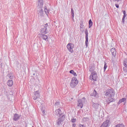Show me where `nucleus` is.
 <instances>
[{"mask_svg": "<svg viewBox=\"0 0 127 127\" xmlns=\"http://www.w3.org/2000/svg\"><path fill=\"white\" fill-rule=\"evenodd\" d=\"M105 95L106 97H113L115 96V90L114 89L110 88L106 90Z\"/></svg>", "mask_w": 127, "mask_h": 127, "instance_id": "f257e3e1", "label": "nucleus"}, {"mask_svg": "<svg viewBox=\"0 0 127 127\" xmlns=\"http://www.w3.org/2000/svg\"><path fill=\"white\" fill-rule=\"evenodd\" d=\"M78 83H79V81L77 80V78L75 77H72L70 83L71 88H75L78 84Z\"/></svg>", "mask_w": 127, "mask_h": 127, "instance_id": "f03ea898", "label": "nucleus"}, {"mask_svg": "<svg viewBox=\"0 0 127 127\" xmlns=\"http://www.w3.org/2000/svg\"><path fill=\"white\" fill-rule=\"evenodd\" d=\"M65 119V115H62V117H60L58 120L56 121V125L58 127H60V125H62V123L64 121Z\"/></svg>", "mask_w": 127, "mask_h": 127, "instance_id": "7ed1b4c3", "label": "nucleus"}, {"mask_svg": "<svg viewBox=\"0 0 127 127\" xmlns=\"http://www.w3.org/2000/svg\"><path fill=\"white\" fill-rule=\"evenodd\" d=\"M85 101L86 99H85V97L82 98L81 99H79L77 101V106L80 109H82V108L84 107V103H85Z\"/></svg>", "mask_w": 127, "mask_h": 127, "instance_id": "20e7f679", "label": "nucleus"}, {"mask_svg": "<svg viewBox=\"0 0 127 127\" xmlns=\"http://www.w3.org/2000/svg\"><path fill=\"white\" fill-rule=\"evenodd\" d=\"M74 45L73 43H68L67 46L66 48H67V50L70 53H73L74 52V51L73 50V48H74Z\"/></svg>", "mask_w": 127, "mask_h": 127, "instance_id": "39448f33", "label": "nucleus"}, {"mask_svg": "<svg viewBox=\"0 0 127 127\" xmlns=\"http://www.w3.org/2000/svg\"><path fill=\"white\" fill-rule=\"evenodd\" d=\"M38 16H44V11L42 9V8L38 7L37 9Z\"/></svg>", "mask_w": 127, "mask_h": 127, "instance_id": "423d86ee", "label": "nucleus"}, {"mask_svg": "<svg viewBox=\"0 0 127 127\" xmlns=\"http://www.w3.org/2000/svg\"><path fill=\"white\" fill-rule=\"evenodd\" d=\"M47 26H48V24L46 23L45 25L44 28L41 29V33L42 35V34H47Z\"/></svg>", "mask_w": 127, "mask_h": 127, "instance_id": "0eeeda50", "label": "nucleus"}, {"mask_svg": "<svg viewBox=\"0 0 127 127\" xmlns=\"http://www.w3.org/2000/svg\"><path fill=\"white\" fill-rule=\"evenodd\" d=\"M85 46L86 48L88 47V44L89 42V38L88 37V29H86L85 30Z\"/></svg>", "mask_w": 127, "mask_h": 127, "instance_id": "6e6552de", "label": "nucleus"}, {"mask_svg": "<svg viewBox=\"0 0 127 127\" xmlns=\"http://www.w3.org/2000/svg\"><path fill=\"white\" fill-rule=\"evenodd\" d=\"M40 97V93H39V91H36L34 92V95L33 96V99L35 101H36L37 100L38 98H39Z\"/></svg>", "mask_w": 127, "mask_h": 127, "instance_id": "1a4fd4ad", "label": "nucleus"}, {"mask_svg": "<svg viewBox=\"0 0 127 127\" xmlns=\"http://www.w3.org/2000/svg\"><path fill=\"white\" fill-rule=\"evenodd\" d=\"M97 73H96V72L94 71L91 72L90 77H92V80H93V81H97Z\"/></svg>", "mask_w": 127, "mask_h": 127, "instance_id": "9d476101", "label": "nucleus"}, {"mask_svg": "<svg viewBox=\"0 0 127 127\" xmlns=\"http://www.w3.org/2000/svg\"><path fill=\"white\" fill-rule=\"evenodd\" d=\"M56 115L60 117H62V115H64V114L62 113L61 110L60 109H58L55 111Z\"/></svg>", "mask_w": 127, "mask_h": 127, "instance_id": "9b49d317", "label": "nucleus"}, {"mask_svg": "<svg viewBox=\"0 0 127 127\" xmlns=\"http://www.w3.org/2000/svg\"><path fill=\"white\" fill-rule=\"evenodd\" d=\"M123 64L125 67L123 68L124 72H127V59H125L123 62Z\"/></svg>", "mask_w": 127, "mask_h": 127, "instance_id": "f8f14e48", "label": "nucleus"}, {"mask_svg": "<svg viewBox=\"0 0 127 127\" xmlns=\"http://www.w3.org/2000/svg\"><path fill=\"white\" fill-rule=\"evenodd\" d=\"M112 55L114 57H116V56L117 55V51H116V48H113L110 50Z\"/></svg>", "mask_w": 127, "mask_h": 127, "instance_id": "ddd939ff", "label": "nucleus"}, {"mask_svg": "<svg viewBox=\"0 0 127 127\" xmlns=\"http://www.w3.org/2000/svg\"><path fill=\"white\" fill-rule=\"evenodd\" d=\"M20 118V116L19 115L17 114H14L13 118V121H15V122H16V121H18V120H19Z\"/></svg>", "mask_w": 127, "mask_h": 127, "instance_id": "4468645a", "label": "nucleus"}, {"mask_svg": "<svg viewBox=\"0 0 127 127\" xmlns=\"http://www.w3.org/2000/svg\"><path fill=\"white\" fill-rule=\"evenodd\" d=\"M43 0H38L37 8H42V6H43Z\"/></svg>", "mask_w": 127, "mask_h": 127, "instance_id": "2eb2a0df", "label": "nucleus"}, {"mask_svg": "<svg viewBox=\"0 0 127 127\" xmlns=\"http://www.w3.org/2000/svg\"><path fill=\"white\" fill-rule=\"evenodd\" d=\"M109 98L106 100V102L107 104H110L112 102H115V99H113V97H109Z\"/></svg>", "mask_w": 127, "mask_h": 127, "instance_id": "dca6fc26", "label": "nucleus"}, {"mask_svg": "<svg viewBox=\"0 0 127 127\" xmlns=\"http://www.w3.org/2000/svg\"><path fill=\"white\" fill-rule=\"evenodd\" d=\"M92 106L95 110H99L100 109V104L99 103H93Z\"/></svg>", "mask_w": 127, "mask_h": 127, "instance_id": "f3484780", "label": "nucleus"}, {"mask_svg": "<svg viewBox=\"0 0 127 127\" xmlns=\"http://www.w3.org/2000/svg\"><path fill=\"white\" fill-rule=\"evenodd\" d=\"M7 85L9 87H12V85H13V81H12V80H8V81L7 82Z\"/></svg>", "mask_w": 127, "mask_h": 127, "instance_id": "a211bd4d", "label": "nucleus"}, {"mask_svg": "<svg viewBox=\"0 0 127 127\" xmlns=\"http://www.w3.org/2000/svg\"><path fill=\"white\" fill-rule=\"evenodd\" d=\"M44 11L46 14V15H47V16H48V14H49V11H50L48 9H47V6H44Z\"/></svg>", "mask_w": 127, "mask_h": 127, "instance_id": "6ab92c4d", "label": "nucleus"}, {"mask_svg": "<svg viewBox=\"0 0 127 127\" xmlns=\"http://www.w3.org/2000/svg\"><path fill=\"white\" fill-rule=\"evenodd\" d=\"M123 12L124 13V15L122 18V22H123V23H125V19L126 18V16H127V14L126 13V10H123Z\"/></svg>", "mask_w": 127, "mask_h": 127, "instance_id": "aec40b11", "label": "nucleus"}, {"mask_svg": "<svg viewBox=\"0 0 127 127\" xmlns=\"http://www.w3.org/2000/svg\"><path fill=\"white\" fill-rule=\"evenodd\" d=\"M42 37L44 40L48 41V36H47V35H45V34H43L42 35Z\"/></svg>", "mask_w": 127, "mask_h": 127, "instance_id": "412c9836", "label": "nucleus"}, {"mask_svg": "<svg viewBox=\"0 0 127 127\" xmlns=\"http://www.w3.org/2000/svg\"><path fill=\"white\" fill-rule=\"evenodd\" d=\"M126 101H127V99H126L125 98H122L121 99L119 100L118 104H122V103H124L126 102Z\"/></svg>", "mask_w": 127, "mask_h": 127, "instance_id": "4be33fe9", "label": "nucleus"}, {"mask_svg": "<svg viewBox=\"0 0 127 127\" xmlns=\"http://www.w3.org/2000/svg\"><path fill=\"white\" fill-rule=\"evenodd\" d=\"M88 23H89L88 27L89 28H91V27L93 26V22L92 21V19H90L89 20Z\"/></svg>", "mask_w": 127, "mask_h": 127, "instance_id": "5701e85b", "label": "nucleus"}, {"mask_svg": "<svg viewBox=\"0 0 127 127\" xmlns=\"http://www.w3.org/2000/svg\"><path fill=\"white\" fill-rule=\"evenodd\" d=\"M90 96H91V97H96V96H97V91L94 90L93 93L90 94Z\"/></svg>", "mask_w": 127, "mask_h": 127, "instance_id": "b1692460", "label": "nucleus"}, {"mask_svg": "<svg viewBox=\"0 0 127 127\" xmlns=\"http://www.w3.org/2000/svg\"><path fill=\"white\" fill-rule=\"evenodd\" d=\"M114 127H126L123 124H119L116 125Z\"/></svg>", "mask_w": 127, "mask_h": 127, "instance_id": "393cba45", "label": "nucleus"}, {"mask_svg": "<svg viewBox=\"0 0 127 127\" xmlns=\"http://www.w3.org/2000/svg\"><path fill=\"white\" fill-rule=\"evenodd\" d=\"M108 67V65H107V63H106V62H105V64H104V71H106L107 68Z\"/></svg>", "mask_w": 127, "mask_h": 127, "instance_id": "a878e982", "label": "nucleus"}, {"mask_svg": "<svg viewBox=\"0 0 127 127\" xmlns=\"http://www.w3.org/2000/svg\"><path fill=\"white\" fill-rule=\"evenodd\" d=\"M71 15L73 17L74 16V10L73 8H71Z\"/></svg>", "mask_w": 127, "mask_h": 127, "instance_id": "bb28decb", "label": "nucleus"}, {"mask_svg": "<svg viewBox=\"0 0 127 127\" xmlns=\"http://www.w3.org/2000/svg\"><path fill=\"white\" fill-rule=\"evenodd\" d=\"M7 77H8V78H9V79H10L11 80H12V79H13V76L12 75L8 74Z\"/></svg>", "mask_w": 127, "mask_h": 127, "instance_id": "cd10ccee", "label": "nucleus"}, {"mask_svg": "<svg viewBox=\"0 0 127 127\" xmlns=\"http://www.w3.org/2000/svg\"><path fill=\"white\" fill-rule=\"evenodd\" d=\"M76 121H77V119H72L71 120V123H76Z\"/></svg>", "mask_w": 127, "mask_h": 127, "instance_id": "c85d7f7f", "label": "nucleus"}, {"mask_svg": "<svg viewBox=\"0 0 127 127\" xmlns=\"http://www.w3.org/2000/svg\"><path fill=\"white\" fill-rule=\"evenodd\" d=\"M74 72H75V71H74L73 70H70L69 71V73H70V74H72V75H73V74Z\"/></svg>", "mask_w": 127, "mask_h": 127, "instance_id": "c756f323", "label": "nucleus"}, {"mask_svg": "<svg viewBox=\"0 0 127 127\" xmlns=\"http://www.w3.org/2000/svg\"><path fill=\"white\" fill-rule=\"evenodd\" d=\"M59 105H60V102H57L55 103V106H59Z\"/></svg>", "mask_w": 127, "mask_h": 127, "instance_id": "7c9ffc66", "label": "nucleus"}, {"mask_svg": "<svg viewBox=\"0 0 127 127\" xmlns=\"http://www.w3.org/2000/svg\"><path fill=\"white\" fill-rule=\"evenodd\" d=\"M115 6L117 7V8H119V7H120V5L117 3L115 4Z\"/></svg>", "mask_w": 127, "mask_h": 127, "instance_id": "2f4dec72", "label": "nucleus"}, {"mask_svg": "<svg viewBox=\"0 0 127 127\" xmlns=\"http://www.w3.org/2000/svg\"><path fill=\"white\" fill-rule=\"evenodd\" d=\"M72 75H73V76H74V77H76V76H77V73H76V72H73V73Z\"/></svg>", "mask_w": 127, "mask_h": 127, "instance_id": "473e14b6", "label": "nucleus"}, {"mask_svg": "<svg viewBox=\"0 0 127 127\" xmlns=\"http://www.w3.org/2000/svg\"><path fill=\"white\" fill-rule=\"evenodd\" d=\"M113 1H118V2H119V1H121L122 0H113Z\"/></svg>", "mask_w": 127, "mask_h": 127, "instance_id": "72a5a7b5", "label": "nucleus"}, {"mask_svg": "<svg viewBox=\"0 0 127 127\" xmlns=\"http://www.w3.org/2000/svg\"><path fill=\"white\" fill-rule=\"evenodd\" d=\"M71 18L72 20H73V21H74V16H73V17L71 16Z\"/></svg>", "mask_w": 127, "mask_h": 127, "instance_id": "f704fd0d", "label": "nucleus"}, {"mask_svg": "<svg viewBox=\"0 0 127 127\" xmlns=\"http://www.w3.org/2000/svg\"><path fill=\"white\" fill-rule=\"evenodd\" d=\"M72 127H76V124H73L72 125Z\"/></svg>", "mask_w": 127, "mask_h": 127, "instance_id": "c9c22d12", "label": "nucleus"}, {"mask_svg": "<svg viewBox=\"0 0 127 127\" xmlns=\"http://www.w3.org/2000/svg\"><path fill=\"white\" fill-rule=\"evenodd\" d=\"M80 28H83V26H84L83 25H82V24H80Z\"/></svg>", "mask_w": 127, "mask_h": 127, "instance_id": "e433bc0d", "label": "nucleus"}, {"mask_svg": "<svg viewBox=\"0 0 127 127\" xmlns=\"http://www.w3.org/2000/svg\"><path fill=\"white\" fill-rule=\"evenodd\" d=\"M43 114H45V111H43Z\"/></svg>", "mask_w": 127, "mask_h": 127, "instance_id": "4c0bfd02", "label": "nucleus"}, {"mask_svg": "<svg viewBox=\"0 0 127 127\" xmlns=\"http://www.w3.org/2000/svg\"><path fill=\"white\" fill-rule=\"evenodd\" d=\"M25 127H27V125H26Z\"/></svg>", "mask_w": 127, "mask_h": 127, "instance_id": "58836bf2", "label": "nucleus"}, {"mask_svg": "<svg viewBox=\"0 0 127 127\" xmlns=\"http://www.w3.org/2000/svg\"><path fill=\"white\" fill-rule=\"evenodd\" d=\"M89 71H91V69H90V70H89Z\"/></svg>", "mask_w": 127, "mask_h": 127, "instance_id": "ea45409f", "label": "nucleus"}]
</instances>
